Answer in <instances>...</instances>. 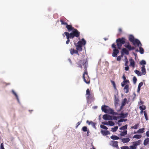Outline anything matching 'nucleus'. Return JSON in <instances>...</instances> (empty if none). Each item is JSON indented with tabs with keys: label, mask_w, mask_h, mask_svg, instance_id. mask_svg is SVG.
Segmentation results:
<instances>
[{
	"label": "nucleus",
	"mask_w": 149,
	"mask_h": 149,
	"mask_svg": "<svg viewBox=\"0 0 149 149\" xmlns=\"http://www.w3.org/2000/svg\"><path fill=\"white\" fill-rule=\"evenodd\" d=\"M86 44V41L84 38H82L81 41H79L77 43H74L76 47V49L79 51H81L82 50V47L83 45Z\"/></svg>",
	"instance_id": "f257e3e1"
},
{
	"label": "nucleus",
	"mask_w": 149,
	"mask_h": 149,
	"mask_svg": "<svg viewBox=\"0 0 149 149\" xmlns=\"http://www.w3.org/2000/svg\"><path fill=\"white\" fill-rule=\"evenodd\" d=\"M65 33L69 35L70 38L73 39L75 37H78L80 35V32L76 29L74 28L72 32L69 33L67 32H65Z\"/></svg>",
	"instance_id": "f03ea898"
},
{
	"label": "nucleus",
	"mask_w": 149,
	"mask_h": 149,
	"mask_svg": "<svg viewBox=\"0 0 149 149\" xmlns=\"http://www.w3.org/2000/svg\"><path fill=\"white\" fill-rule=\"evenodd\" d=\"M116 42L118 49H120L122 45L125 43V39L123 37L118 38L116 40Z\"/></svg>",
	"instance_id": "7ed1b4c3"
},
{
	"label": "nucleus",
	"mask_w": 149,
	"mask_h": 149,
	"mask_svg": "<svg viewBox=\"0 0 149 149\" xmlns=\"http://www.w3.org/2000/svg\"><path fill=\"white\" fill-rule=\"evenodd\" d=\"M129 40L132 42L133 45L135 46L136 45H139L141 42L139 40L137 39H135L134 36L132 35H130L128 37Z\"/></svg>",
	"instance_id": "20e7f679"
},
{
	"label": "nucleus",
	"mask_w": 149,
	"mask_h": 149,
	"mask_svg": "<svg viewBox=\"0 0 149 149\" xmlns=\"http://www.w3.org/2000/svg\"><path fill=\"white\" fill-rule=\"evenodd\" d=\"M83 78L84 81L87 84L90 83V79L88 74L87 69L85 68V70H84V72L83 75Z\"/></svg>",
	"instance_id": "39448f33"
},
{
	"label": "nucleus",
	"mask_w": 149,
	"mask_h": 149,
	"mask_svg": "<svg viewBox=\"0 0 149 149\" xmlns=\"http://www.w3.org/2000/svg\"><path fill=\"white\" fill-rule=\"evenodd\" d=\"M87 61L86 60L84 59L79 60L77 63L78 65V67H80L82 68V64L84 65V70H85V68L86 69H87L86 66L87 65L88 63H87Z\"/></svg>",
	"instance_id": "423d86ee"
},
{
	"label": "nucleus",
	"mask_w": 149,
	"mask_h": 149,
	"mask_svg": "<svg viewBox=\"0 0 149 149\" xmlns=\"http://www.w3.org/2000/svg\"><path fill=\"white\" fill-rule=\"evenodd\" d=\"M111 47L112 48H114L112 54V56L114 57H117V54L119 53V51L118 49H116V45L114 43L113 44Z\"/></svg>",
	"instance_id": "0eeeda50"
},
{
	"label": "nucleus",
	"mask_w": 149,
	"mask_h": 149,
	"mask_svg": "<svg viewBox=\"0 0 149 149\" xmlns=\"http://www.w3.org/2000/svg\"><path fill=\"white\" fill-rule=\"evenodd\" d=\"M101 109L102 111L106 113H109L110 111H112V109L110 108L108 106L105 105L102 106Z\"/></svg>",
	"instance_id": "6e6552de"
},
{
	"label": "nucleus",
	"mask_w": 149,
	"mask_h": 149,
	"mask_svg": "<svg viewBox=\"0 0 149 149\" xmlns=\"http://www.w3.org/2000/svg\"><path fill=\"white\" fill-rule=\"evenodd\" d=\"M141 142V140H139L136 141H134L133 142V145L130 146V148L131 149H136L137 146L139 145Z\"/></svg>",
	"instance_id": "1a4fd4ad"
},
{
	"label": "nucleus",
	"mask_w": 149,
	"mask_h": 149,
	"mask_svg": "<svg viewBox=\"0 0 149 149\" xmlns=\"http://www.w3.org/2000/svg\"><path fill=\"white\" fill-rule=\"evenodd\" d=\"M125 44L124 47L127 48L129 50L131 51L135 49V47H132L130 45L129 42H125Z\"/></svg>",
	"instance_id": "9d476101"
},
{
	"label": "nucleus",
	"mask_w": 149,
	"mask_h": 149,
	"mask_svg": "<svg viewBox=\"0 0 149 149\" xmlns=\"http://www.w3.org/2000/svg\"><path fill=\"white\" fill-rule=\"evenodd\" d=\"M118 94H116V95H114V105L116 107H117L118 106V102H119V100L118 97Z\"/></svg>",
	"instance_id": "9b49d317"
},
{
	"label": "nucleus",
	"mask_w": 149,
	"mask_h": 149,
	"mask_svg": "<svg viewBox=\"0 0 149 149\" xmlns=\"http://www.w3.org/2000/svg\"><path fill=\"white\" fill-rule=\"evenodd\" d=\"M118 142L116 141H111L109 143V145L116 148H118Z\"/></svg>",
	"instance_id": "f8f14e48"
},
{
	"label": "nucleus",
	"mask_w": 149,
	"mask_h": 149,
	"mask_svg": "<svg viewBox=\"0 0 149 149\" xmlns=\"http://www.w3.org/2000/svg\"><path fill=\"white\" fill-rule=\"evenodd\" d=\"M103 118L105 120H112V117L107 114L103 115Z\"/></svg>",
	"instance_id": "ddd939ff"
},
{
	"label": "nucleus",
	"mask_w": 149,
	"mask_h": 149,
	"mask_svg": "<svg viewBox=\"0 0 149 149\" xmlns=\"http://www.w3.org/2000/svg\"><path fill=\"white\" fill-rule=\"evenodd\" d=\"M65 27L68 32L72 31L75 28L71 25H68V24L66 25Z\"/></svg>",
	"instance_id": "4468645a"
},
{
	"label": "nucleus",
	"mask_w": 149,
	"mask_h": 149,
	"mask_svg": "<svg viewBox=\"0 0 149 149\" xmlns=\"http://www.w3.org/2000/svg\"><path fill=\"white\" fill-rule=\"evenodd\" d=\"M70 53L71 55H73L74 54H77L78 56L79 55V53H78V51L77 49L75 50L74 49H70Z\"/></svg>",
	"instance_id": "2eb2a0df"
},
{
	"label": "nucleus",
	"mask_w": 149,
	"mask_h": 149,
	"mask_svg": "<svg viewBox=\"0 0 149 149\" xmlns=\"http://www.w3.org/2000/svg\"><path fill=\"white\" fill-rule=\"evenodd\" d=\"M66 19L65 17H62L60 19V21L62 25H66L67 23L66 22Z\"/></svg>",
	"instance_id": "dca6fc26"
},
{
	"label": "nucleus",
	"mask_w": 149,
	"mask_h": 149,
	"mask_svg": "<svg viewBox=\"0 0 149 149\" xmlns=\"http://www.w3.org/2000/svg\"><path fill=\"white\" fill-rule=\"evenodd\" d=\"M137 45L138 47H139V52L141 54H143L144 53V49L141 47L142 44L141 43L140 44L138 45V44H136Z\"/></svg>",
	"instance_id": "f3484780"
},
{
	"label": "nucleus",
	"mask_w": 149,
	"mask_h": 149,
	"mask_svg": "<svg viewBox=\"0 0 149 149\" xmlns=\"http://www.w3.org/2000/svg\"><path fill=\"white\" fill-rule=\"evenodd\" d=\"M101 133L104 136H106L110 134V132L109 131L107 130L104 131L103 130H101Z\"/></svg>",
	"instance_id": "a211bd4d"
},
{
	"label": "nucleus",
	"mask_w": 149,
	"mask_h": 149,
	"mask_svg": "<svg viewBox=\"0 0 149 149\" xmlns=\"http://www.w3.org/2000/svg\"><path fill=\"white\" fill-rule=\"evenodd\" d=\"M121 141L123 143H125L128 142L130 139L129 138H123L121 139Z\"/></svg>",
	"instance_id": "6ab92c4d"
},
{
	"label": "nucleus",
	"mask_w": 149,
	"mask_h": 149,
	"mask_svg": "<svg viewBox=\"0 0 149 149\" xmlns=\"http://www.w3.org/2000/svg\"><path fill=\"white\" fill-rule=\"evenodd\" d=\"M128 115V113H127L124 114L123 113H121L119 114V115H120V116H119V117H120V118H125L127 117Z\"/></svg>",
	"instance_id": "aec40b11"
},
{
	"label": "nucleus",
	"mask_w": 149,
	"mask_h": 149,
	"mask_svg": "<svg viewBox=\"0 0 149 149\" xmlns=\"http://www.w3.org/2000/svg\"><path fill=\"white\" fill-rule=\"evenodd\" d=\"M123 53H125L127 55H128L129 54L128 50L125 48H123L122 50L121 54H123Z\"/></svg>",
	"instance_id": "412c9836"
},
{
	"label": "nucleus",
	"mask_w": 149,
	"mask_h": 149,
	"mask_svg": "<svg viewBox=\"0 0 149 149\" xmlns=\"http://www.w3.org/2000/svg\"><path fill=\"white\" fill-rule=\"evenodd\" d=\"M129 89L130 88L129 87V85L128 84L126 85L124 88V92L126 93H127L129 92Z\"/></svg>",
	"instance_id": "4be33fe9"
},
{
	"label": "nucleus",
	"mask_w": 149,
	"mask_h": 149,
	"mask_svg": "<svg viewBox=\"0 0 149 149\" xmlns=\"http://www.w3.org/2000/svg\"><path fill=\"white\" fill-rule=\"evenodd\" d=\"M130 65H131L133 68H134L135 66V63L133 59H131L130 60Z\"/></svg>",
	"instance_id": "5701e85b"
},
{
	"label": "nucleus",
	"mask_w": 149,
	"mask_h": 149,
	"mask_svg": "<svg viewBox=\"0 0 149 149\" xmlns=\"http://www.w3.org/2000/svg\"><path fill=\"white\" fill-rule=\"evenodd\" d=\"M64 34L66 36V38L67 39V41H66V43L67 44H68L70 42V40H69V39L71 38L69 36V35H68V34H67L66 33H65V32H64Z\"/></svg>",
	"instance_id": "b1692460"
},
{
	"label": "nucleus",
	"mask_w": 149,
	"mask_h": 149,
	"mask_svg": "<svg viewBox=\"0 0 149 149\" xmlns=\"http://www.w3.org/2000/svg\"><path fill=\"white\" fill-rule=\"evenodd\" d=\"M145 66L144 65H143L141 67V71L142 74L143 75H145L146 74V70L145 68Z\"/></svg>",
	"instance_id": "393cba45"
},
{
	"label": "nucleus",
	"mask_w": 149,
	"mask_h": 149,
	"mask_svg": "<svg viewBox=\"0 0 149 149\" xmlns=\"http://www.w3.org/2000/svg\"><path fill=\"white\" fill-rule=\"evenodd\" d=\"M129 80H124L123 82L121 83V85L122 87H123L126 84L129 83Z\"/></svg>",
	"instance_id": "a878e982"
},
{
	"label": "nucleus",
	"mask_w": 149,
	"mask_h": 149,
	"mask_svg": "<svg viewBox=\"0 0 149 149\" xmlns=\"http://www.w3.org/2000/svg\"><path fill=\"white\" fill-rule=\"evenodd\" d=\"M120 135L121 136H124L127 134V131L126 130H124L123 131H120Z\"/></svg>",
	"instance_id": "bb28decb"
},
{
	"label": "nucleus",
	"mask_w": 149,
	"mask_h": 149,
	"mask_svg": "<svg viewBox=\"0 0 149 149\" xmlns=\"http://www.w3.org/2000/svg\"><path fill=\"white\" fill-rule=\"evenodd\" d=\"M110 138L111 139L114 140H117L120 139L119 137L115 135H112L111 136Z\"/></svg>",
	"instance_id": "cd10ccee"
},
{
	"label": "nucleus",
	"mask_w": 149,
	"mask_h": 149,
	"mask_svg": "<svg viewBox=\"0 0 149 149\" xmlns=\"http://www.w3.org/2000/svg\"><path fill=\"white\" fill-rule=\"evenodd\" d=\"M149 142V138H147L146 139H145L143 142V144L145 146L147 145L148 144V143Z\"/></svg>",
	"instance_id": "c85d7f7f"
},
{
	"label": "nucleus",
	"mask_w": 149,
	"mask_h": 149,
	"mask_svg": "<svg viewBox=\"0 0 149 149\" xmlns=\"http://www.w3.org/2000/svg\"><path fill=\"white\" fill-rule=\"evenodd\" d=\"M142 137V135L141 134L139 135H134L133 137V138H136L137 139H140Z\"/></svg>",
	"instance_id": "c756f323"
},
{
	"label": "nucleus",
	"mask_w": 149,
	"mask_h": 149,
	"mask_svg": "<svg viewBox=\"0 0 149 149\" xmlns=\"http://www.w3.org/2000/svg\"><path fill=\"white\" fill-rule=\"evenodd\" d=\"M144 132V128L140 129L137 131V132L138 133H142Z\"/></svg>",
	"instance_id": "7c9ffc66"
},
{
	"label": "nucleus",
	"mask_w": 149,
	"mask_h": 149,
	"mask_svg": "<svg viewBox=\"0 0 149 149\" xmlns=\"http://www.w3.org/2000/svg\"><path fill=\"white\" fill-rule=\"evenodd\" d=\"M127 125H125L123 126H122L121 127H120L119 128V129L120 130H126L127 129Z\"/></svg>",
	"instance_id": "2f4dec72"
},
{
	"label": "nucleus",
	"mask_w": 149,
	"mask_h": 149,
	"mask_svg": "<svg viewBox=\"0 0 149 149\" xmlns=\"http://www.w3.org/2000/svg\"><path fill=\"white\" fill-rule=\"evenodd\" d=\"M134 72L136 74H137L138 76H141L142 75V74L141 72L138 70H135L134 71Z\"/></svg>",
	"instance_id": "473e14b6"
},
{
	"label": "nucleus",
	"mask_w": 149,
	"mask_h": 149,
	"mask_svg": "<svg viewBox=\"0 0 149 149\" xmlns=\"http://www.w3.org/2000/svg\"><path fill=\"white\" fill-rule=\"evenodd\" d=\"M127 101V100L126 98H125L122 101V106H124L126 104V102Z\"/></svg>",
	"instance_id": "72a5a7b5"
},
{
	"label": "nucleus",
	"mask_w": 149,
	"mask_h": 149,
	"mask_svg": "<svg viewBox=\"0 0 149 149\" xmlns=\"http://www.w3.org/2000/svg\"><path fill=\"white\" fill-rule=\"evenodd\" d=\"M118 128V126H116L114 127L113 128H111V131L113 132H114L116 131L117 129Z\"/></svg>",
	"instance_id": "f704fd0d"
},
{
	"label": "nucleus",
	"mask_w": 149,
	"mask_h": 149,
	"mask_svg": "<svg viewBox=\"0 0 149 149\" xmlns=\"http://www.w3.org/2000/svg\"><path fill=\"white\" fill-rule=\"evenodd\" d=\"M112 111H110V114L115 115H119V114L117 112H114L113 110L112 109Z\"/></svg>",
	"instance_id": "c9c22d12"
},
{
	"label": "nucleus",
	"mask_w": 149,
	"mask_h": 149,
	"mask_svg": "<svg viewBox=\"0 0 149 149\" xmlns=\"http://www.w3.org/2000/svg\"><path fill=\"white\" fill-rule=\"evenodd\" d=\"M108 123V125H109L110 126H113L115 125L114 123L111 121H109Z\"/></svg>",
	"instance_id": "e433bc0d"
},
{
	"label": "nucleus",
	"mask_w": 149,
	"mask_h": 149,
	"mask_svg": "<svg viewBox=\"0 0 149 149\" xmlns=\"http://www.w3.org/2000/svg\"><path fill=\"white\" fill-rule=\"evenodd\" d=\"M100 127L103 129L105 130H106L108 129V128L106 126H104L103 125H100Z\"/></svg>",
	"instance_id": "4c0bfd02"
},
{
	"label": "nucleus",
	"mask_w": 149,
	"mask_h": 149,
	"mask_svg": "<svg viewBox=\"0 0 149 149\" xmlns=\"http://www.w3.org/2000/svg\"><path fill=\"white\" fill-rule=\"evenodd\" d=\"M140 64L141 65H144L146 64V62L145 60H142L140 62Z\"/></svg>",
	"instance_id": "58836bf2"
},
{
	"label": "nucleus",
	"mask_w": 149,
	"mask_h": 149,
	"mask_svg": "<svg viewBox=\"0 0 149 149\" xmlns=\"http://www.w3.org/2000/svg\"><path fill=\"white\" fill-rule=\"evenodd\" d=\"M139 125L138 124H136L134 126H132L131 128L132 129H137Z\"/></svg>",
	"instance_id": "ea45409f"
},
{
	"label": "nucleus",
	"mask_w": 149,
	"mask_h": 149,
	"mask_svg": "<svg viewBox=\"0 0 149 149\" xmlns=\"http://www.w3.org/2000/svg\"><path fill=\"white\" fill-rule=\"evenodd\" d=\"M16 97V98L17 99V100L19 104H20V102L19 101V99L18 97V95H17V94H13Z\"/></svg>",
	"instance_id": "a19ab883"
},
{
	"label": "nucleus",
	"mask_w": 149,
	"mask_h": 149,
	"mask_svg": "<svg viewBox=\"0 0 149 149\" xmlns=\"http://www.w3.org/2000/svg\"><path fill=\"white\" fill-rule=\"evenodd\" d=\"M125 66H128L127 64L128 63V60H127V57L125 56Z\"/></svg>",
	"instance_id": "79ce46f5"
},
{
	"label": "nucleus",
	"mask_w": 149,
	"mask_h": 149,
	"mask_svg": "<svg viewBox=\"0 0 149 149\" xmlns=\"http://www.w3.org/2000/svg\"><path fill=\"white\" fill-rule=\"evenodd\" d=\"M119 118H120L119 116H118L117 117L116 116H113L112 117V120H117V119Z\"/></svg>",
	"instance_id": "37998d69"
},
{
	"label": "nucleus",
	"mask_w": 149,
	"mask_h": 149,
	"mask_svg": "<svg viewBox=\"0 0 149 149\" xmlns=\"http://www.w3.org/2000/svg\"><path fill=\"white\" fill-rule=\"evenodd\" d=\"M144 115L145 119L146 120H148V117L147 116V115L145 111H144Z\"/></svg>",
	"instance_id": "c03bdc74"
},
{
	"label": "nucleus",
	"mask_w": 149,
	"mask_h": 149,
	"mask_svg": "<svg viewBox=\"0 0 149 149\" xmlns=\"http://www.w3.org/2000/svg\"><path fill=\"white\" fill-rule=\"evenodd\" d=\"M82 130L84 132H86L87 131V127L86 126H84L82 128Z\"/></svg>",
	"instance_id": "a18cd8bd"
},
{
	"label": "nucleus",
	"mask_w": 149,
	"mask_h": 149,
	"mask_svg": "<svg viewBox=\"0 0 149 149\" xmlns=\"http://www.w3.org/2000/svg\"><path fill=\"white\" fill-rule=\"evenodd\" d=\"M121 149H130L127 146H123L121 147Z\"/></svg>",
	"instance_id": "49530a36"
},
{
	"label": "nucleus",
	"mask_w": 149,
	"mask_h": 149,
	"mask_svg": "<svg viewBox=\"0 0 149 149\" xmlns=\"http://www.w3.org/2000/svg\"><path fill=\"white\" fill-rule=\"evenodd\" d=\"M91 94H86V98L88 99L90 98V97L91 96Z\"/></svg>",
	"instance_id": "de8ad7c7"
},
{
	"label": "nucleus",
	"mask_w": 149,
	"mask_h": 149,
	"mask_svg": "<svg viewBox=\"0 0 149 149\" xmlns=\"http://www.w3.org/2000/svg\"><path fill=\"white\" fill-rule=\"evenodd\" d=\"M133 81L134 84H135L136 83L137 81V79L135 77H133Z\"/></svg>",
	"instance_id": "09e8293b"
},
{
	"label": "nucleus",
	"mask_w": 149,
	"mask_h": 149,
	"mask_svg": "<svg viewBox=\"0 0 149 149\" xmlns=\"http://www.w3.org/2000/svg\"><path fill=\"white\" fill-rule=\"evenodd\" d=\"M111 82L112 84L113 87L115 88H116V84H115L114 81L111 80Z\"/></svg>",
	"instance_id": "8fccbe9b"
},
{
	"label": "nucleus",
	"mask_w": 149,
	"mask_h": 149,
	"mask_svg": "<svg viewBox=\"0 0 149 149\" xmlns=\"http://www.w3.org/2000/svg\"><path fill=\"white\" fill-rule=\"evenodd\" d=\"M139 109L141 111H143V110L145 109L146 107L144 106V107L143 108L142 106H140L139 107Z\"/></svg>",
	"instance_id": "3c124183"
},
{
	"label": "nucleus",
	"mask_w": 149,
	"mask_h": 149,
	"mask_svg": "<svg viewBox=\"0 0 149 149\" xmlns=\"http://www.w3.org/2000/svg\"><path fill=\"white\" fill-rule=\"evenodd\" d=\"M121 60V56H118L117 57V60L118 61H119Z\"/></svg>",
	"instance_id": "603ef678"
},
{
	"label": "nucleus",
	"mask_w": 149,
	"mask_h": 149,
	"mask_svg": "<svg viewBox=\"0 0 149 149\" xmlns=\"http://www.w3.org/2000/svg\"><path fill=\"white\" fill-rule=\"evenodd\" d=\"M10 83H3V85L5 86H6L8 85H10Z\"/></svg>",
	"instance_id": "864d4df0"
},
{
	"label": "nucleus",
	"mask_w": 149,
	"mask_h": 149,
	"mask_svg": "<svg viewBox=\"0 0 149 149\" xmlns=\"http://www.w3.org/2000/svg\"><path fill=\"white\" fill-rule=\"evenodd\" d=\"M143 85V83L142 82H141L139 84L138 87L141 88Z\"/></svg>",
	"instance_id": "5fc2aeb1"
},
{
	"label": "nucleus",
	"mask_w": 149,
	"mask_h": 149,
	"mask_svg": "<svg viewBox=\"0 0 149 149\" xmlns=\"http://www.w3.org/2000/svg\"><path fill=\"white\" fill-rule=\"evenodd\" d=\"M0 147L1 149H5L4 148L3 143H2L1 144Z\"/></svg>",
	"instance_id": "6e6d98bb"
},
{
	"label": "nucleus",
	"mask_w": 149,
	"mask_h": 149,
	"mask_svg": "<svg viewBox=\"0 0 149 149\" xmlns=\"http://www.w3.org/2000/svg\"><path fill=\"white\" fill-rule=\"evenodd\" d=\"M102 124H103L104 125H108V122H102Z\"/></svg>",
	"instance_id": "4d7b16f0"
},
{
	"label": "nucleus",
	"mask_w": 149,
	"mask_h": 149,
	"mask_svg": "<svg viewBox=\"0 0 149 149\" xmlns=\"http://www.w3.org/2000/svg\"><path fill=\"white\" fill-rule=\"evenodd\" d=\"M81 122H79L77 123V125L76 126V128H77L78 127L80 124Z\"/></svg>",
	"instance_id": "13d9d810"
},
{
	"label": "nucleus",
	"mask_w": 149,
	"mask_h": 149,
	"mask_svg": "<svg viewBox=\"0 0 149 149\" xmlns=\"http://www.w3.org/2000/svg\"><path fill=\"white\" fill-rule=\"evenodd\" d=\"M129 69V66H126V67H125V70L126 71L128 70Z\"/></svg>",
	"instance_id": "bf43d9fd"
},
{
	"label": "nucleus",
	"mask_w": 149,
	"mask_h": 149,
	"mask_svg": "<svg viewBox=\"0 0 149 149\" xmlns=\"http://www.w3.org/2000/svg\"><path fill=\"white\" fill-rule=\"evenodd\" d=\"M90 123H92V125L94 127H95L94 123H93L91 121H90Z\"/></svg>",
	"instance_id": "052dcab7"
},
{
	"label": "nucleus",
	"mask_w": 149,
	"mask_h": 149,
	"mask_svg": "<svg viewBox=\"0 0 149 149\" xmlns=\"http://www.w3.org/2000/svg\"><path fill=\"white\" fill-rule=\"evenodd\" d=\"M146 136L148 137H149V130L148 131H147L146 132Z\"/></svg>",
	"instance_id": "680f3d73"
},
{
	"label": "nucleus",
	"mask_w": 149,
	"mask_h": 149,
	"mask_svg": "<svg viewBox=\"0 0 149 149\" xmlns=\"http://www.w3.org/2000/svg\"><path fill=\"white\" fill-rule=\"evenodd\" d=\"M124 120V119H120L118 121V122L119 123H120V122H123Z\"/></svg>",
	"instance_id": "e2e57ef3"
},
{
	"label": "nucleus",
	"mask_w": 149,
	"mask_h": 149,
	"mask_svg": "<svg viewBox=\"0 0 149 149\" xmlns=\"http://www.w3.org/2000/svg\"><path fill=\"white\" fill-rule=\"evenodd\" d=\"M143 104V102L141 100H140V102L139 103V104L140 105H141Z\"/></svg>",
	"instance_id": "0e129e2a"
},
{
	"label": "nucleus",
	"mask_w": 149,
	"mask_h": 149,
	"mask_svg": "<svg viewBox=\"0 0 149 149\" xmlns=\"http://www.w3.org/2000/svg\"><path fill=\"white\" fill-rule=\"evenodd\" d=\"M123 79L124 80H126V77H125V74L123 75Z\"/></svg>",
	"instance_id": "69168bd1"
},
{
	"label": "nucleus",
	"mask_w": 149,
	"mask_h": 149,
	"mask_svg": "<svg viewBox=\"0 0 149 149\" xmlns=\"http://www.w3.org/2000/svg\"><path fill=\"white\" fill-rule=\"evenodd\" d=\"M140 87H138V89H137V92L138 93H139L140 92Z\"/></svg>",
	"instance_id": "338daca9"
},
{
	"label": "nucleus",
	"mask_w": 149,
	"mask_h": 149,
	"mask_svg": "<svg viewBox=\"0 0 149 149\" xmlns=\"http://www.w3.org/2000/svg\"><path fill=\"white\" fill-rule=\"evenodd\" d=\"M86 93H90V90L88 89H87L86 90Z\"/></svg>",
	"instance_id": "774afa93"
}]
</instances>
